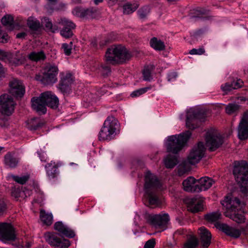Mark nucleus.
<instances>
[{
  "label": "nucleus",
  "mask_w": 248,
  "mask_h": 248,
  "mask_svg": "<svg viewBox=\"0 0 248 248\" xmlns=\"http://www.w3.org/2000/svg\"><path fill=\"white\" fill-rule=\"evenodd\" d=\"M46 106L51 108H56L58 106L59 99L58 97L50 92H46L41 94Z\"/></svg>",
  "instance_id": "aec40b11"
},
{
  "label": "nucleus",
  "mask_w": 248,
  "mask_h": 248,
  "mask_svg": "<svg viewBox=\"0 0 248 248\" xmlns=\"http://www.w3.org/2000/svg\"><path fill=\"white\" fill-rule=\"evenodd\" d=\"M74 15L80 17H85V9L80 7H76L72 11Z\"/></svg>",
  "instance_id": "8fccbe9b"
},
{
  "label": "nucleus",
  "mask_w": 248,
  "mask_h": 248,
  "mask_svg": "<svg viewBox=\"0 0 248 248\" xmlns=\"http://www.w3.org/2000/svg\"><path fill=\"white\" fill-rule=\"evenodd\" d=\"M219 228L226 234L234 238H238L241 234V232L240 230L230 226L226 224H220Z\"/></svg>",
  "instance_id": "b1692460"
},
{
  "label": "nucleus",
  "mask_w": 248,
  "mask_h": 248,
  "mask_svg": "<svg viewBox=\"0 0 248 248\" xmlns=\"http://www.w3.org/2000/svg\"><path fill=\"white\" fill-rule=\"evenodd\" d=\"M199 245V240L193 235L190 236L184 244V248H196Z\"/></svg>",
  "instance_id": "c9c22d12"
},
{
  "label": "nucleus",
  "mask_w": 248,
  "mask_h": 248,
  "mask_svg": "<svg viewBox=\"0 0 248 248\" xmlns=\"http://www.w3.org/2000/svg\"><path fill=\"white\" fill-rule=\"evenodd\" d=\"M25 92V87L22 82L16 78L9 82V93L16 97H21Z\"/></svg>",
  "instance_id": "2eb2a0df"
},
{
  "label": "nucleus",
  "mask_w": 248,
  "mask_h": 248,
  "mask_svg": "<svg viewBox=\"0 0 248 248\" xmlns=\"http://www.w3.org/2000/svg\"><path fill=\"white\" fill-rule=\"evenodd\" d=\"M131 57L125 47L120 45L109 47L105 54L106 61L112 64L123 62L129 60Z\"/></svg>",
  "instance_id": "7ed1b4c3"
},
{
  "label": "nucleus",
  "mask_w": 248,
  "mask_h": 248,
  "mask_svg": "<svg viewBox=\"0 0 248 248\" xmlns=\"http://www.w3.org/2000/svg\"><path fill=\"white\" fill-rule=\"evenodd\" d=\"M43 124L41 120L37 118H34L27 122V127L31 130H35L41 127Z\"/></svg>",
  "instance_id": "c756f323"
},
{
  "label": "nucleus",
  "mask_w": 248,
  "mask_h": 248,
  "mask_svg": "<svg viewBox=\"0 0 248 248\" xmlns=\"http://www.w3.org/2000/svg\"><path fill=\"white\" fill-rule=\"evenodd\" d=\"M191 135V133L189 131H187L178 135L169 137L166 144L167 151L177 154L182 149Z\"/></svg>",
  "instance_id": "20e7f679"
},
{
  "label": "nucleus",
  "mask_w": 248,
  "mask_h": 248,
  "mask_svg": "<svg viewBox=\"0 0 248 248\" xmlns=\"http://www.w3.org/2000/svg\"><path fill=\"white\" fill-rule=\"evenodd\" d=\"M222 91L225 93H227L231 91L232 90L234 89L232 83H226L222 84L221 86Z\"/></svg>",
  "instance_id": "3c124183"
},
{
  "label": "nucleus",
  "mask_w": 248,
  "mask_h": 248,
  "mask_svg": "<svg viewBox=\"0 0 248 248\" xmlns=\"http://www.w3.org/2000/svg\"><path fill=\"white\" fill-rule=\"evenodd\" d=\"M197 180L193 177H189L183 182V188L185 191L187 192H196Z\"/></svg>",
  "instance_id": "bb28decb"
},
{
  "label": "nucleus",
  "mask_w": 248,
  "mask_h": 248,
  "mask_svg": "<svg viewBox=\"0 0 248 248\" xmlns=\"http://www.w3.org/2000/svg\"><path fill=\"white\" fill-rule=\"evenodd\" d=\"M201 248H207L211 244V234L204 227H202L198 230Z\"/></svg>",
  "instance_id": "6ab92c4d"
},
{
  "label": "nucleus",
  "mask_w": 248,
  "mask_h": 248,
  "mask_svg": "<svg viewBox=\"0 0 248 248\" xmlns=\"http://www.w3.org/2000/svg\"><path fill=\"white\" fill-rule=\"evenodd\" d=\"M197 189L196 192H200L202 191H205L209 189L215 182L208 177H203L197 180Z\"/></svg>",
  "instance_id": "4be33fe9"
},
{
  "label": "nucleus",
  "mask_w": 248,
  "mask_h": 248,
  "mask_svg": "<svg viewBox=\"0 0 248 248\" xmlns=\"http://www.w3.org/2000/svg\"><path fill=\"white\" fill-rule=\"evenodd\" d=\"M73 47V42L71 41L69 44L63 43L62 44V48L63 49L64 54L69 56L71 53V50Z\"/></svg>",
  "instance_id": "09e8293b"
},
{
  "label": "nucleus",
  "mask_w": 248,
  "mask_h": 248,
  "mask_svg": "<svg viewBox=\"0 0 248 248\" xmlns=\"http://www.w3.org/2000/svg\"><path fill=\"white\" fill-rule=\"evenodd\" d=\"M149 220L155 228L163 231L167 228L169 217L167 214L150 215Z\"/></svg>",
  "instance_id": "4468645a"
},
{
  "label": "nucleus",
  "mask_w": 248,
  "mask_h": 248,
  "mask_svg": "<svg viewBox=\"0 0 248 248\" xmlns=\"http://www.w3.org/2000/svg\"><path fill=\"white\" fill-rule=\"evenodd\" d=\"M27 35V34L25 32H22L18 33L16 34V38H23Z\"/></svg>",
  "instance_id": "0e129e2a"
},
{
  "label": "nucleus",
  "mask_w": 248,
  "mask_h": 248,
  "mask_svg": "<svg viewBox=\"0 0 248 248\" xmlns=\"http://www.w3.org/2000/svg\"><path fill=\"white\" fill-rule=\"evenodd\" d=\"M238 135L240 139L248 138V111L245 112L239 123Z\"/></svg>",
  "instance_id": "f3484780"
},
{
  "label": "nucleus",
  "mask_w": 248,
  "mask_h": 248,
  "mask_svg": "<svg viewBox=\"0 0 248 248\" xmlns=\"http://www.w3.org/2000/svg\"><path fill=\"white\" fill-rule=\"evenodd\" d=\"M2 24L7 27L9 30H12L14 29V17L12 16L8 15L3 16L1 19Z\"/></svg>",
  "instance_id": "473e14b6"
},
{
  "label": "nucleus",
  "mask_w": 248,
  "mask_h": 248,
  "mask_svg": "<svg viewBox=\"0 0 248 248\" xmlns=\"http://www.w3.org/2000/svg\"><path fill=\"white\" fill-rule=\"evenodd\" d=\"M139 7L137 3H131L127 2L123 6V13L125 15H129L135 12Z\"/></svg>",
  "instance_id": "2f4dec72"
},
{
  "label": "nucleus",
  "mask_w": 248,
  "mask_h": 248,
  "mask_svg": "<svg viewBox=\"0 0 248 248\" xmlns=\"http://www.w3.org/2000/svg\"><path fill=\"white\" fill-rule=\"evenodd\" d=\"M40 159L42 161L46 162V156L44 153H38Z\"/></svg>",
  "instance_id": "e2e57ef3"
},
{
  "label": "nucleus",
  "mask_w": 248,
  "mask_h": 248,
  "mask_svg": "<svg viewBox=\"0 0 248 248\" xmlns=\"http://www.w3.org/2000/svg\"><path fill=\"white\" fill-rule=\"evenodd\" d=\"M204 152L205 147L203 142H199L189 154L187 159V163L191 165L198 163L203 156Z\"/></svg>",
  "instance_id": "f8f14e48"
},
{
  "label": "nucleus",
  "mask_w": 248,
  "mask_h": 248,
  "mask_svg": "<svg viewBox=\"0 0 248 248\" xmlns=\"http://www.w3.org/2000/svg\"><path fill=\"white\" fill-rule=\"evenodd\" d=\"M19 162V158L17 157L14 153L8 152L4 157L5 165L10 168H16Z\"/></svg>",
  "instance_id": "5701e85b"
},
{
  "label": "nucleus",
  "mask_w": 248,
  "mask_h": 248,
  "mask_svg": "<svg viewBox=\"0 0 248 248\" xmlns=\"http://www.w3.org/2000/svg\"><path fill=\"white\" fill-rule=\"evenodd\" d=\"M29 58L31 61L37 62L45 60L46 59V55L43 51L38 52L33 51L29 55Z\"/></svg>",
  "instance_id": "e433bc0d"
},
{
  "label": "nucleus",
  "mask_w": 248,
  "mask_h": 248,
  "mask_svg": "<svg viewBox=\"0 0 248 248\" xmlns=\"http://www.w3.org/2000/svg\"><path fill=\"white\" fill-rule=\"evenodd\" d=\"M206 145L211 151L216 150L223 143V137L215 129H210L206 132Z\"/></svg>",
  "instance_id": "0eeeda50"
},
{
  "label": "nucleus",
  "mask_w": 248,
  "mask_h": 248,
  "mask_svg": "<svg viewBox=\"0 0 248 248\" xmlns=\"http://www.w3.org/2000/svg\"><path fill=\"white\" fill-rule=\"evenodd\" d=\"M107 41L106 40L102 41V42H100V44H99L100 47H103L107 44Z\"/></svg>",
  "instance_id": "774afa93"
},
{
  "label": "nucleus",
  "mask_w": 248,
  "mask_h": 248,
  "mask_svg": "<svg viewBox=\"0 0 248 248\" xmlns=\"http://www.w3.org/2000/svg\"><path fill=\"white\" fill-rule=\"evenodd\" d=\"M145 185L146 197L148 199L150 206H157L160 204V201L155 193L154 190L159 188L160 183L156 177L147 171L145 176Z\"/></svg>",
  "instance_id": "f257e3e1"
},
{
  "label": "nucleus",
  "mask_w": 248,
  "mask_h": 248,
  "mask_svg": "<svg viewBox=\"0 0 248 248\" xmlns=\"http://www.w3.org/2000/svg\"><path fill=\"white\" fill-rule=\"evenodd\" d=\"M143 79L146 81H150L152 79L151 72L148 67H145L142 72Z\"/></svg>",
  "instance_id": "603ef678"
},
{
  "label": "nucleus",
  "mask_w": 248,
  "mask_h": 248,
  "mask_svg": "<svg viewBox=\"0 0 248 248\" xmlns=\"http://www.w3.org/2000/svg\"><path fill=\"white\" fill-rule=\"evenodd\" d=\"M42 24L44 25L47 30L55 32L58 31V27L56 25H53L51 20L47 17H44L41 19Z\"/></svg>",
  "instance_id": "7c9ffc66"
},
{
  "label": "nucleus",
  "mask_w": 248,
  "mask_h": 248,
  "mask_svg": "<svg viewBox=\"0 0 248 248\" xmlns=\"http://www.w3.org/2000/svg\"><path fill=\"white\" fill-rule=\"evenodd\" d=\"M236 212L231 213V217H228L237 223L245 222L246 218L243 214H236Z\"/></svg>",
  "instance_id": "79ce46f5"
},
{
  "label": "nucleus",
  "mask_w": 248,
  "mask_h": 248,
  "mask_svg": "<svg viewBox=\"0 0 248 248\" xmlns=\"http://www.w3.org/2000/svg\"><path fill=\"white\" fill-rule=\"evenodd\" d=\"M97 41L96 39H93L91 40V46L93 47L97 48Z\"/></svg>",
  "instance_id": "680f3d73"
},
{
  "label": "nucleus",
  "mask_w": 248,
  "mask_h": 248,
  "mask_svg": "<svg viewBox=\"0 0 248 248\" xmlns=\"http://www.w3.org/2000/svg\"><path fill=\"white\" fill-rule=\"evenodd\" d=\"M188 210L196 213L202 211L203 209V200L192 199L187 206Z\"/></svg>",
  "instance_id": "a878e982"
},
{
  "label": "nucleus",
  "mask_w": 248,
  "mask_h": 248,
  "mask_svg": "<svg viewBox=\"0 0 248 248\" xmlns=\"http://www.w3.org/2000/svg\"><path fill=\"white\" fill-rule=\"evenodd\" d=\"M46 241L50 245L57 248H67L70 246L68 240H63L56 234L49 232H46L44 235Z\"/></svg>",
  "instance_id": "ddd939ff"
},
{
  "label": "nucleus",
  "mask_w": 248,
  "mask_h": 248,
  "mask_svg": "<svg viewBox=\"0 0 248 248\" xmlns=\"http://www.w3.org/2000/svg\"><path fill=\"white\" fill-rule=\"evenodd\" d=\"M7 56V54L5 52L0 49V60H4ZM7 69L0 63V78H4Z\"/></svg>",
  "instance_id": "37998d69"
},
{
  "label": "nucleus",
  "mask_w": 248,
  "mask_h": 248,
  "mask_svg": "<svg viewBox=\"0 0 248 248\" xmlns=\"http://www.w3.org/2000/svg\"><path fill=\"white\" fill-rule=\"evenodd\" d=\"M221 216L220 212L217 211L206 214L205 215V219L209 222H216L220 218Z\"/></svg>",
  "instance_id": "ea45409f"
},
{
  "label": "nucleus",
  "mask_w": 248,
  "mask_h": 248,
  "mask_svg": "<svg viewBox=\"0 0 248 248\" xmlns=\"http://www.w3.org/2000/svg\"><path fill=\"white\" fill-rule=\"evenodd\" d=\"M41 221L46 225H50L52 223L53 216L51 214L46 213L42 211L40 212Z\"/></svg>",
  "instance_id": "58836bf2"
},
{
  "label": "nucleus",
  "mask_w": 248,
  "mask_h": 248,
  "mask_svg": "<svg viewBox=\"0 0 248 248\" xmlns=\"http://www.w3.org/2000/svg\"><path fill=\"white\" fill-rule=\"evenodd\" d=\"M6 125V124L4 120L2 119H0V126L4 127Z\"/></svg>",
  "instance_id": "338daca9"
},
{
  "label": "nucleus",
  "mask_w": 248,
  "mask_h": 248,
  "mask_svg": "<svg viewBox=\"0 0 248 248\" xmlns=\"http://www.w3.org/2000/svg\"><path fill=\"white\" fill-rule=\"evenodd\" d=\"M15 102L9 94H3L0 96V113L9 116L13 112Z\"/></svg>",
  "instance_id": "1a4fd4ad"
},
{
  "label": "nucleus",
  "mask_w": 248,
  "mask_h": 248,
  "mask_svg": "<svg viewBox=\"0 0 248 248\" xmlns=\"http://www.w3.org/2000/svg\"><path fill=\"white\" fill-rule=\"evenodd\" d=\"M57 23L63 26L62 29L61 31L62 36L65 38H69L73 35L72 30L76 26L73 22L65 18H61L58 20Z\"/></svg>",
  "instance_id": "dca6fc26"
},
{
  "label": "nucleus",
  "mask_w": 248,
  "mask_h": 248,
  "mask_svg": "<svg viewBox=\"0 0 248 248\" xmlns=\"http://www.w3.org/2000/svg\"><path fill=\"white\" fill-rule=\"evenodd\" d=\"M178 174L179 176H182L186 174L189 170V167L186 165V163L180 164L178 168Z\"/></svg>",
  "instance_id": "49530a36"
},
{
  "label": "nucleus",
  "mask_w": 248,
  "mask_h": 248,
  "mask_svg": "<svg viewBox=\"0 0 248 248\" xmlns=\"http://www.w3.org/2000/svg\"><path fill=\"white\" fill-rule=\"evenodd\" d=\"M11 177L13 179V180L15 181H16L17 183L23 185L28 181L30 178V175L29 174H26L25 175L19 176L12 175Z\"/></svg>",
  "instance_id": "a18cd8bd"
},
{
  "label": "nucleus",
  "mask_w": 248,
  "mask_h": 248,
  "mask_svg": "<svg viewBox=\"0 0 248 248\" xmlns=\"http://www.w3.org/2000/svg\"><path fill=\"white\" fill-rule=\"evenodd\" d=\"M150 89L151 87H149L139 89L138 90L133 91L131 93V96L133 97L139 96L140 95L144 94Z\"/></svg>",
  "instance_id": "de8ad7c7"
},
{
  "label": "nucleus",
  "mask_w": 248,
  "mask_h": 248,
  "mask_svg": "<svg viewBox=\"0 0 248 248\" xmlns=\"http://www.w3.org/2000/svg\"><path fill=\"white\" fill-rule=\"evenodd\" d=\"M233 173L242 193H248V163L245 161L234 162Z\"/></svg>",
  "instance_id": "f03ea898"
},
{
  "label": "nucleus",
  "mask_w": 248,
  "mask_h": 248,
  "mask_svg": "<svg viewBox=\"0 0 248 248\" xmlns=\"http://www.w3.org/2000/svg\"><path fill=\"white\" fill-rule=\"evenodd\" d=\"M102 72L103 74L108 75L111 71L110 68L108 66H102Z\"/></svg>",
  "instance_id": "052dcab7"
},
{
  "label": "nucleus",
  "mask_w": 248,
  "mask_h": 248,
  "mask_svg": "<svg viewBox=\"0 0 248 248\" xmlns=\"http://www.w3.org/2000/svg\"><path fill=\"white\" fill-rule=\"evenodd\" d=\"M54 229L60 233L70 238H73L75 235L74 232L61 221L55 223Z\"/></svg>",
  "instance_id": "393cba45"
},
{
  "label": "nucleus",
  "mask_w": 248,
  "mask_h": 248,
  "mask_svg": "<svg viewBox=\"0 0 248 248\" xmlns=\"http://www.w3.org/2000/svg\"><path fill=\"white\" fill-rule=\"evenodd\" d=\"M177 77V73L175 72H172L169 73L168 75V80L170 82L173 81Z\"/></svg>",
  "instance_id": "13d9d810"
},
{
  "label": "nucleus",
  "mask_w": 248,
  "mask_h": 248,
  "mask_svg": "<svg viewBox=\"0 0 248 248\" xmlns=\"http://www.w3.org/2000/svg\"><path fill=\"white\" fill-rule=\"evenodd\" d=\"M204 121V116L198 109H190L187 112L186 125L190 129H193L198 126V121Z\"/></svg>",
  "instance_id": "9d476101"
},
{
  "label": "nucleus",
  "mask_w": 248,
  "mask_h": 248,
  "mask_svg": "<svg viewBox=\"0 0 248 248\" xmlns=\"http://www.w3.org/2000/svg\"><path fill=\"white\" fill-rule=\"evenodd\" d=\"M231 83L233 85V87L234 88V89L241 87L243 84V82L242 81V80L240 79H237L236 81H233Z\"/></svg>",
  "instance_id": "4d7b16f0"
},
{
  "label": "nucleus",
  "mask_w": 248,
  "mask_h": 248,
  "mask_svg": "<svg viewBox=\"0 0 248 248\" xmlns=\"http://www.w3.org/2000/svg\"><path fill=\"white\" fill-rule=\"evenodd\" d=\"M205 53V50L203 47H200L198 49L193 48L189 53L191 55H202Z\"/></svg>",
  "instance_id": "5fc2aeb1"
},
{
  "label": "nucleus",
  "mask_w": 248,
  "mask_h": 248,
  "mask_svg": "<svg viewBox=\"0 0 248 248\" xmlns=\"http://www.w3.org/2000/svg\"><path fill=\"white\" fill-rule=\"evenodd\" d=\"M150 45L156 51H162L165 48L164 42L155 37L150 40Z\"/></svg>",
  "instance_id": "c85d7f7f"
},
{
  "label": "nucleus",
  "mask_w": 248,
  "mask_h": 248,
  "mask_svg": "<svg viewBox=\"0 0 248 248\" xmlns=\"http://www.w3.org/2000/svg\"><path fill=\"white\" fill-rule=\"evenodd\" d=\"M164 162L166 168L171 169L176 165L178 161L176 156L169 155L164 159Z\"/></svg>",
  "instance_id": "72a5a7b5"
},
{
  "label": "nucleus",
  "mask_w": 248,
  "mask_h": 248,
  "mask_svg": "<svg viewBox=\"0 0 248 248\" xmlns=\"http://www.w3.org/2000/svg\"><path fill=\"white\" fill-rule=\"evenodd\" d=\"M155 244V239L153 238L151 239L146 242L144 246V248H154Z\"/></svg>",
  "instance_id": "6e6d98bb"
},
{
  "label": "nucleus",
  "mask_w": 248,
  "mask_h": 248,
  "mask_svg": "<svg viewBox=\"0 0 248 248\" xmlns=\"http://www.w3.org/2000/svg\"><path fill=\"white\" fill-rule=\"evenodd\" d=\"M240 106L235 103H230L226 106V112L229 115L235 114L238 112Z\"/></svg>",
  "instance_id": "4c0bfd02"
},
{
  "label": "nucleus",
  "mask_w": 248,
  "mask_h": 248,
  "mask_svg": "<svg viewBox=\"0 0 248 248\" xmlns=\"http://www.w3.org/2000/svg\"><path fill=\"white\" fill-rule=\"evenodd\" d=\"M150 12V8L148 6L141 8L138 11L139 17L141 20H145Z\"/></svg>",
  "instance_id": "c03bdc74"
},
{
  "label": "nucleus",
  "mask_w": 248,
  "mask_h": 248,
  "mask_svg": "<svg viewBox=\"0 0 248 248\" xmlns=\"http://www.w3.org/2000/svg\"><path fill=\"white\" fill-rule=\"evenodd\" d=\"M9 37L8 34L3 31L0 30V43L8 42Z\"/></svg>",
  "instance_id": "864d4df0"
},
{
  "label": "nucleus",
  "mask_w": 248,
  "mask_h": 248,
  "mask_svg": "<svg viewBox=\"0 0 248 248\" xmlns=\"http://www.w3.org/2000/svg\"><path fill=\"white\" fill-rule=\"evenodd\" d=\"M99 11L95 8H91L85 9V17L88 18H96L99 15Z\"/></svg>",
  "instance_id": "a19ab883"
},
{
  "label": "nucleus",
  "mask_w": 248,
  "mask_h": 248,
  "mask_svg": "<svg viewBox=\"0 0 248 248\" xmlns=\"http://www.w3.org/2000/svg\"><path fill=\"white\" fill-rule=\"evenodd\" d=\"M27 25L29 28L33 31H37L41 27L39 21L32 16L28 18Z\"/></svg>",
  "instance_id": "f704fd0d"
},
{
  "label": "nucleus",
  "mask_w": 248,
  "mask_h": 248,
  "mask_svg": "<svg viewBox=\"0 0 248 248\" xmlns=\"http://www.w3.org/2000/svg\"><path fill=\"white\" fill-rule=\"evenodd\" d=\"M61 81L58 85L59 89L62 93L69 91V86L73 82L72 75L70 73H61Z\"/></svg>",
  "instance_id": "a211bd4d"
},
{
  "label": "nucleus",
  "mask_w": 248,
  "mask_h": 248,
  "mask_svg": "<svg viewBox=\"0 0 248 248\" xmlns=\"http://www.w3.org/2000/svg\"><path fill=\"white\" fill-rule=\"evenodd\" d=\"M108 3V4L112 6L114 5L118 1V0H106Z\"/></svg>",
  "instance_id": "69168bd1"
},
{
  "label": "nucleus",
  "mask_w": 248,
  "mask_h": 248,
  "mask_svg": "<svg viewBox=\"0 0 248 248\" xmlns=\"http://www.w3.org/2000/svg\"><path fill=\"white\" fill-rule=\"evenodd\" d=\"M117 120L113 116H108L104 122L103 127L99 133L100 140H110L116 135Z\"/></svg>",
  "instance_id": "39448f33"
},
{
  "label": "nucleus",
  "mask_w": 248,
  "mask_h": 248,
  "mask_svg": "<svg viewBox=\"0 0 248 248\" xmlns=\"http://www.w3.org/2000/svg\"><path fill=\"white\" fill-rule=\"evenodd\" d=\"M46 174L50 179H53L57 176L58 174V166L55 162L51 161L45 166Z\"/></svg>",
  "instance_id": "cd10ccee"
},
{
  "label": "nucleus",
  "mask_w": 248,
  "mask_h": 248,
  "mask_svg": "<svg viewBox=\"0 0 248 248\" xmlns=\"http://www.w3.org/2000/svg\"><path fill=\"white\" fill-rule=\"evenodd\" d=\"M221 204L224 207L226 217H231V213L237 212L242 208V203L239 199L232 196H226Z\"/></svg>",
  "instance_id": "6e6552de"
},
{
  "label": "nucleus",
  "mask_w": 248,
  "mask_h": 248,
  "mask_svg": "<svg viewBox=\"0 0 248 248\" xmlns=\"http://www.w3.org/2000/svg\"><path fill=\"white\" fill-rule=\"evenodd\" d=\"M14 227L9 223H0V239L4 242L13 241L16 239Z\"/></svg>",
  "instance_id": "9b49d317"
},
{
  "label": "nucleus",
  "mask_w": 248,
  "mask_h": 248,
  "mask_svg": "<svg viewBox=\"0 0 248 248\" xmlns=\"http://www.w3.org/2000/svg\"><path fill=\"white\" fill-rule=\"evenodd\" d=\"M6 210V204L2 199H0V216H1Z\"/></svg>",
  "instance_id": "bf43d9fd"
},
{
  "label": "nucleus",
  "mask_w": 248,
  "mask_h": 248,
  "mask_svg": "<svg viewBox=\"0 0 248 248\" xmlns=\"http://www.w3.org/2000/svg\"><path fill=\"white\" fill-rule=\"evenodd\" d=\"M59 69L56 65H49L45 67L43 75H36L35 79L45 85L52 84L57 81Z\"/></svg>",
  "instance_id": "423d86ee"
},
{
  "label": "nucleus",
  "mask_w": 248,
  "mask_h": 248,
  "mask_svg": "<svg viewBox=\"0 0 248 248\" xmlns=\"http://www.w3.org/2000/svg\"><path fill=\"white\" fill-rule=\"evenodd\" d=\"M31 101V107L33 110L40 114L46 113V105L41 95L39 97L32 98Z\"/></svg>",
  "instance_id": "412c9836"
}]
</instances>
